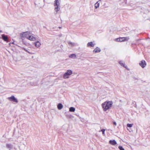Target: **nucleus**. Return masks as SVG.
Listing matches in <instances>:
<instances>
[{
    "label": "nucleus",
    "instance_id": "obj_11",
    "mask_svg": "<svg viewBox=\"0 0 150 150\" xmlns=\"http://www.w3.org/2000/svg\"><path fill=\"white\" fill-rule=\"evenodd\" d=\"M2 39L5 41L7 42L8 40L7 37L4 35H2Z\"/></svg>",
    "mask_w": 150,
    "mask_h": 150
},
{
    "label": "nucleus",
    "instance_id": "obj_1",
    "mask_svg": "<svg viewBox=\"0 0 150 150\" xmlns=\"http://www.w3.org/2000/svg\"><path fill=\"white\" fill-rule=\"evenodd\" d=\"M20 36L22 38H25L30 41H35L36 40L35 38L31 35V33L29 32L23 33L21 34Z\"/></svg>",
    "mask_w": 150,
    "mask_h": 150
},
{
    "label": "nucleus",
    "instance_id": "obj_18",
    "mask_svg": "<svg viewBox=\"0 0 150 150\" xmlns=\"http://www.w3.org/2000/svg\"><path fill=\"white\" fill-rule=\"evenodd\" d=\"M6 147L8 148L11 149L13 148V146L10 144H6Z\"/></svg>",
    "mask_w": 150,
    "mask_h": 150
},
{
    "label": "nucleus",
    "instance_id": "obj_22",
    "mask_svg": "<svg viewBox=\"0 0 150 150\" xmlns=\"http://www.w3.org/2000/svg\"><path fill=\"white\" fill-rule=\"evenodd\" d=\"M105 129H102L101 130V131L102 132V134L103 135H105Z\"/></svg>",
    "mask_w": 150,
    "mask_h": 150
},
{
    "label": "nucleus",
    "instance_id": "obj_3",
    "mask_svg": "<svg viewBox=\"0 0 150 150\" xmlns=\"http://www.w3.org/2000/svg\"><path fill=\"white\" fill-rule=\"evenodd\" d=\"M60 0H55L54 1V6L55 14L57 13L60 10Z\"/></svg>",
    "mask_w": 150,
    "mask_h": 150
},
{
    "label": "nucleus",
    "instance_id": "obj_15",
    "mask_svg": "<svg viewBox=\"0 0 150 150\" xmlns=\"http://www.w3.org/2000/svg\"><path fill=\"white\" fill-rule=\"evenodd\" d=\"M101 0H99L95 4V7L96 8H97L99 7V4L100 3V1Z\"/></svg>",
    "mask_w": 150,
    "mask_h": 150
},
{
    "label": "nucleus",
    "instance_id": "obj_21",
    "mask_svg": "<svg viewBox=\"0 0 150 150\" xmlns=\"http://www.w3.org/2000/svg\"><path fill=\"white\" fill-rule=\"evenodd\" d=\"M133 124H127V126L128 127H132Z\"/></svg>",
    "mask_w": 150,
    "mask_h": 150
},
{
    "label": "nucleus",
    "instance_id": "obj_29",
    "mask_svg": "<svg viewBox=\"0 0 150 150\" xmlns=\"http://www.w3.org/2000/svg\"><path fill=\"white\" fill-rule=\"evenodd\" d=\"M59 28H61V27H59Z\"/></svg>",
    "mask_w": 150,
    "mask_h": 150
},
{
    "label": "nucleus",
    "instance_id": "obj_13",
    "mask_svg": "<svg viewBox=\"0 0 150 150\" xmlns=\"http://www.w3.org/2000/svg\"><path fill=\"white\" fill-rule=\"evenodd\" d=\"M100 50L99 48L97 47L95 48L93 50V52L94 53H97L100 52Z\"/></svg>",
    "mask_w": 150,
    "mask_h": 150
},
{
    "label": "nucleus",
    "instance_id": "obj_17",
    "mask_svg": "<svg viewBox=\"0 0 150 150\" xmlns=\"http://www.w3.org/2000/svg\"><path fill=\"white\" fill-rule=\"evenodd\" d=\"M69 57L72 58H76V55L75 54H73L70 55L69 56Z\"/></svg>",
    "mask_w": 150,
    "mask_h": 150
},
{
    "label": "nucleus",
    "instance_id": "obj_19",
    "mask_svg": "<svg viewBox=\"0 0 150 150\" xmlns=\"http://www.w3.org/2000/svg\"><path fill=\"white\" fill-rule=\"evenodd\" d=\"M75 110V108L73 107H71L69 109V111L71 112H74Z\"/></svg>",
    "mask_w": 150,
    "mask_h": 150
},
{
    "label": "nucleus",
    "instance_id": "obj_26",
    "mask_svg": "<svg viewBox=\"0 0 150 150\" xmlns=\"http://www.w3.org/2000/svg\"><path fill=\"white\" fill-rule=\"evenodd\" d=\"M113 124L115 125V126H116L117 125V123H116L115 122H113Z\"/></svg>",
    "mask_w": 150,
    "mask_h": 150
},
{
    "label": "nucleus",
    "instance_id": "obj_30",
    "mask_svg": "<svg viewBox=\"0 0 150 150\" xmlns=\"http://www.w3.org/2000/svg\"><path fill=\"white\" fill-rule=\"evenodd\" d=\"M11 44V43H10L9 44V45H10V44Z\"/></svg>",
    "mask_w": 150,
    "mask_h": 150
},
{
    "label": "nucleus",
    "instance_id": "obj_8",
    "mask_svg": "<svg viewBox=\"0 0 150 150\" xmlns=\"http://www.w3.org/2000/svg\"><path fill=\"white\" fill-rule=\"evenodd\" d=\"M34 44L35 45V47L37 48H38L40 47L41 44L38 41L35 42H34Z\"/></svg>",
    "mask_w": 150,
    "mask_h": 150
},
{
    "label": "nucleus",
    "instance_id": "obj_16",
    "mask_svg": "<svg viewBox=\"0 0 150 150\" xmlns=\"http://www.w3.org/2000/svg\"><path fill=\"white\" fill-rule=\"evenodd\" d=\"M57 107L58 109L59 110H60L63 108V105L61 103H59L57 105Z\"/></svg>",
    "mask_w": 150,
    "mask_h": 150
},
{
    "label": "nucleus",
    "instance_id": "obj_25",
    "mask_svg": "<svg viewBox=\"0 0 150 150\" xmlns=\"http://www.w3.org/2000/svg\"><path fill=\"white\" fill-rule=\"evenodd\" d=\"M66 116L69 118H71L72 117V115H67Z\"/></svg>",
    "mask_w": 150,
    "mask_h": 150
},
{
    "label": "nucleus",
    "instance_id": "obj_10",
    "mask_svg": "<svg viewBox=\"0 0 150 150\" xmlns=\"http://www.w3.org/2000/svg\"><path fill=\"white\" fill-rule=\"evenodd\" d=\"M68 43L69 45L71 47L76 46L77 45L76 43H73L70 41H69L68 42Z\"/></svg>",
    "mask_w": 150,
    "mask_h": 150
},
{
    "label": "nucleus",
    "instance_id": "obj_4",
    "mask_svg": "<svg viewBox=\"0 0 150 150\" xmlns=\"http://www.w3.org/2000/svg\"><path fill=\"white\" fill-rule=\"evenodd\" d=\"M73 74L72 71L71 70H68L64 74L63 77L64 79H68L69 78V76Z\"/></svg>",
    "mask_w": 150,
    "mask_h": 150
},
{
    "label": "nucleus",
    "instance_id": "obj_23",
    "mask_svg": "<svg viewBox=\"0 0 150 150\" xmlns=\"http://www.w3.org/2000/svg\"><path fill=\"white\" fill-rule=\"evenodd\" d=\"M119 148L120 150H125L122 147L120 146H119Z\"/></svg>",
    "mask_w": 150,
    "mask_h": 150
},
{
    "label": "nucleus",
    "instance_id": "obj_6",
    "mask_svg": "<svg viewBox=\"0 0 150 150\" xmlns=\"http://www.w3.org/2000/svg\"><path fill=\"white\" fill-rule=\"evenodd\" d=\"M8 99L11 101H12L16 103H17L18 102L17 99L15 98L13 96H12L11 97L8 98Z\"/></svg>",
    "mask_w": 150,
    "mask_h": 150
},
{
    "label": "nucleus",
    "instance_id": "obj_9",
    "mask_svg": "<svg viewBox=\"0 0 150 150\" xmlns=\"http://www.w3.org/2000/svg\"><path fill=\"white\" fill-rule=\"evenodd\" d=\"M42 2V0H36L35 2V5H37V6H39L40 4H41Z\"/></svg>",
    "mask_w": 150,
    "mask_h": 150
},
{
    "label": "nucleus",
    "instance_id": "obj_12",
    "mask_svg": "<svg viewBox=\"0 0 150 150\" xmlns=\"http://www.w3.org/2000/svg\"><path fill=\"white\" fill-rule=\"evenodd\" d=\"M95 44H93V42H88V43L87 44V46L89 47H93L95 45Z\"/></svg>",
    "mask_w": 150,
    "mask_h": 150
},
{
    "label": "nucleus",
    "instance_id": "obj_20",
    "mask_svg": "<svg viewBox=\"0 0 150 150\" xmlns=\"http://www.w3.org/2000/svg\"><path fill=\"white\" fill-rule=\"evenodd\" d=\"M120 64L122 66L125 67V64L122 61H120L119 62Z\"/></svg>",
    "mask_w": 150,
    "mask_h": 150
},
{
    "label": "nucleus",
    "instance_id": "obj_5",
    "mask_svg": "<svg viewBox=\"0 0 150 150\" xmlns=\"http://www.w3.org/2000/svg\"><path fill=\"white\" fill-rule=\"evenodd\" d=\"M129 39V37L120 38H117L115 40V41L117 42H123L126 41H127Z\"/></svg>",
    "mask_w": 150,
    "mask_h": 150
},
{
    "label": "nucleus",
    "instance_id": "obj_28",
    "mask_svg": "<svg viewBox=\"0 0 150 150\" xmlns=\"http://www.w3.org/2000/svg\"><path fill=\"white\" fill-rule=\"evenodd\" d=\"M45 0H43V1H44V2H45Z\"/></svg>",
    "mask_w": 150,
    "mask_h": 150
},
{
    "label": "nucleus",
    "instance_id": "obj_24",
    "mask_svg": "<svg viewBox=\"0 0 150 150\" xmlns=\"http://www.w3.org/2000/svg\"><path fill=\"white\" fill-rule=\"evenodd\" d=\"M26 52H28V53H29V54H32L29 51H28V50H26L25 48H22Z\"/></svg>",
    "mask_w": 150,
    "mask_h": 150
},
{
    "label": "nucleus",
    "instance_id": "obj_7",
    "mask_svg": "<svg viewBox=\"0 0 150 150\" xmlns=\"http://www.w3.org/2000/svg\"><path fill=\"white\" fill-rule=\"evenodd\" d=\"M139 64L142 68H144L146 66V64L145 61L142 60L139 63Z\"/></svg>",
    "mask_w": 150,
    "mask_h": 150
},
{
    "label": "nucleus",
    "instance_id": "obj_14",
    "mask_svg": "<svg viewBox=\"0 0 150 150\" xmlns=\"http://www.w3.org/2000/svg\"><path fill=\"white\" fill-rule=\"evenodd\" d=\"M109 142L111 144L113 145H115L117 144L116 141L114 140H111L109 141Z\"/></svg>",
    "mask_w": 150,
    "mask_h": 150
},
{
    "label": "nucleus",
    "instance_id": "obj_2",
    "mask_svg": "<svg viewBox=\"0 0 150 150\" xmlns=\"http://www.w3.org/2000/svg\"><path fill=\"white\" fill-rule=\"evenodd\" d=\"M113 102L112 101H106L102 104V106L104 111L109 109L112 106Z\"/></svg>",
    "mask_w": 150,
    "mask_h": 150
},
{
    "label": "nucleus",
    "instance_id": "obj_27",
    "mask_svg": "<svg viewBox=\"0 0 150 150\" xmlns=\"http://www.w3.org/2000/svg\"><path fill=\"white\" fill-rule=\"evenodd\" d=\"M11 44H14V42L11 43Z\"/></svg>",
    "mask_w": 150,
    "mask_h": 150
}]
</instances>
